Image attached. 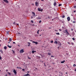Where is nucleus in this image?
<instances>
[{
    "label": "nucleus",
    "mask_w": 76,
    "mask_h": 76,
    "mask_svg": "<svg viewBox=\"0 0 76 76\" xmlns=\"http://www.w3.org/2000/svg\"><path fill=\"white\" fill-rule=\"evenodd\" d=\"M56 34L57 35H60V33H56Z\"/></svg>",
    "instance_id": "23"
},
{
    "label": "nucleus",
    "mask_w": 76,
    "mask_h": 76,
    "mask_svg": "<svg viewBox=\"0 0 76 76\" xmlns=\"http://www.w3.org/2000/svg\"><path fill=\"white\" fill-rule=\"evenodd\" d=\"M76 12V11H74V12Z\"/></svg>",
    "instance_id": "64"
},
{
    "label": "nucleus",
    "mask_w": 76,
    "mask_h": 76,
    "mask_svg": "<svg viewBox=\"0 0 76 76\" xmlns=\"http://www.w3.org/2000/svg\"><path fill=\"white\" fill-rule=\"evenodd\" d=\"M30 45H28V47H29V46H30Z\"/></svg>",
    "instance_id": "60"
},
{
    "label": "nucleus",
    "mask_w": 76,
    "mask_h": 76,
    "mask_svg": "<svg viewBox=\"0 0 76 76\" xmlns=\"http://www.w3.org/2000/svg\"><path fill=\"white\" fill-rule=\"evenodd\" d=\"M25 76H28V75H27V74H26L25 75Z\"/></svg>",
    "instance_id": "51"
},
{
    "label": "nucleus",
    "mask_w": 76,
    "mask_h": 76,
    "mask_svg": "<svg viewBox=\"0 0 76 76\" xmlns=\"http://www.w3.org/2000/svg\"><path fill=\"white\" fill-rule=\"evenodd\" d=\"M73 67H76V65L75 64H74L73 65Z\"/></svg>",
    "instance_id": "22"
},
{
    "label": "nucleus",
    "mask_w": 76,
    "mask_h": 76,
    "mask_svg": "<svg viewBox=\"0 0 76 76\" xmlns=\"http://www.w3.org/2000/svg\"><path fill=\"white\" fill-rule=\"evenodd\" d=\"M59 45H61V43H60L59 44Z\"/></svg>",
    "instance_id": "55"
},
{
    "label": "nucleus",
    "mask_w": 76,
    "mask_h": 76,
    "mask_svg": "<svg viewBox=\"0 0 76 76\" xmlns=\"http://www.w3.org/2000/svg\"><path fill=\"white\" fill-rule=\"evenodd\" d=\"M59 31H61L62 30H61V29H59Z\"/></svg>",
    "instance_id": "45"
},
{
    "label": "nucleus",
    "mask_w": 76,
    "mask_h": 76,
    "mask_svg": "<svg viewBox=\"0 0 76 76\" xmlns=\"http://www.w3.org/2000/svg\"><path fill=\"white\" fill-rule=\"evenodd\" d=\"M32 18H33V17H31V19H32Z\"/></svg>",
    "instance_id": "56"
},
{
    "label": "nucleus",
    "mask_w": 76,
    "mask_h": 76,
    "mask_svg": "<svg viewBox=\"0 0 76 76\" xmlns=\"http://www.w3.org/2000/svg\"><path fill=\"white\" fill-rule=\"evenodd\" d=\"M51 57H54L53 56H51Z\"/></svg>",
    "instance_id": "53"
},
{
    "label": "nucleus",
    "mask_w": 76,
    "mask_h": 76,
    "mask_svg": "<svg viewBox=\"0 0 76 76\" xmlns=\"http://www.w3.org/2000/svg\"><path fill=\"white\" fill-rule=\"evenodd\" d=\"M5 76H7V74Z\"/></svg>",
    "instance_id": "59"
},
{
    "label": "nucleus",
    "mask_w": 76,
    "mask_h": 76,
    "mask_svg": "<svg viewBox=\"0 0 76 76\" xmlns=\"http://www.w3.org/2000/svg\"><path fill=\"white\" fill-rule=\"evenodd\" d=\"M37 19H41V17H39L37 18Z\"/></svg>",
    "instance_id": "14"
},
{
    "label": "nucleus",
    "mask_w": 76,
    "mask_h": 76,
    "mask_svg": "<svg viewBox=\"0 0 76 76\" xmlns=\"http://www.w3.org/2000/svg\"><path fill=\"white\" fill-rule=\"evenodd\" d=\"M66 35H69V32H67L66 33Z\"/></svg>",
    "instance_id": "12"
},
{
    "label": "nucleus",
    "mask_w": 76,
    "mask_h": 76,
    "mask_svg": "<svg viewBox=\"0 0 76 76\" xmlns=\"http://www.w3.org/2000/svg\"><path fill=\"white\" fill-rule=\"evenodd\" d=\"M55 31H56V32H58V31H57V30H55Z\"/></svg>",
    "instance_id": "41"
},
{
    "label": "nucleus",
    "mask_w": 76,
    "mask_h": 76,
    "mask_svg": "<svg viewBox=\"0 0 76 76\" xmlns=\"http://www.w3.org/2000/svg\"><path fill=\"white\" fill-rule=\"evenodd\" d=\"M71 44H72V45H74V43H73V42H71Z\"/></svg>",
    "instance_id": "36"
},
{
    "label": "nucleus",
    "mask_w": 76,
    "mask_h": 76,
    "mask_svg": "<svg viewBox=\"0 0 76 76\" xmlns=\"http://www.w3.org/2000/svg\"><path fill=\"white\" fill-rule=\"evenodd\" d=\"M13 44H15V42H13Z\"/></svg>",
    "instance_id": "54"
},
{
    "label": "nucleus",
    "mask_w": 76,
    "mask_h": 76,
    "mask_svg": "<svg viewBox=\"0 0 76 76\" xmlns=\"http://www.w3.org/2000/svg\"><path fill=\"white\" fill-rule=\"evenodd\" d=\"M34 50H33L32 51V53H34Z\"/></svg>",
    "instance_id": "35"
},
{
    "label": "nucleus",
    "mask_w": 76,
    "mask_h": 76,
    "mask_svg": "<svg viewBox=\"0 0 76 76\" xmlns=\"http://www.w3.org/2000/svg\"><path fill=\"white\" fill-rule=\"evenodd\" d=\"M4 49L5 50H7V47L6 46H5L4 48Z\"/></svg>",
    "instance_id": "10"
},
{
    "label": "nucleus",
    "mask_w": 76,
    "mask_h": 76,
    "mask_svg": "<svg viewBox=\"0 0 76 76\" xmlns=\"http://www.w3.org/2000/svg\"><path fill=\"white\" fill-rule=\"evenodd\" d=\"M37 34H39V31H37Z\"/></svg>",
    "instance_id": "40"
},
{
    "label": "nucleus",
    "mask_w": 76,
    "mask_h": 76,
    "mask_svg": "<svg viewBox=\"0 0 76 76\" xmlns=\"http://www.w3.org/2000/svg\"><path fill=\"white\" fill-rule=\"evenodd\" d=\"M36 58L37 59H39V58H40V57L39 56H37V57Z\"/></svg>",
    "instance_id": "9"
},
{
    "label": "nucleus",
    "mask_w": 76,
    "mask_h": 76,
    "mask_svg": "<svg viewBox=\"0 0 76 76\" xmlns=\"http://www.w3.org/2000/svg\"><path fill=\"white\" fill-rule=\"evenodd\" d=\"M34 53H36V51H34Z\"/></svg>",
    "instance_id": "61"
},
{
    "label": "nucleus",
    "mask_w": 76,
    "mask_h": 76,
    "mask_svg": "<svg viewBox=\"0 0 76 76\" xmlns=\"http://www.w3.org/2000/svg\"><path fill=\"white\" fill-rule=\"evenodd\" d=\"M48 54L49 56H51V53H48Z\"/></svg>",
    "instance_id": "16"
},
{
    "label": "nucleus",
    "mask_w": 76,
    "mask_h": 76,
    "mask_svg": "<svg viewBox=\"0 0 76 76\" xmlns=\"http://www.w3.org/2000/svg\"><path fill=\"white\" fill-rule=\"evenodd\" d=\"M52 21H53V20H54V19H52Z\"/></svg>",
    "instance_id": "57"
},
{
    "label": "nucleus",
    "mask_w": 76,
    "mask_h": 76,
    "mask_svg": "<svg viewBox=\"0 0 76 76\" xmlns=\"http://www.w3.org/2000/svg\"><path fill=\"white\" fill-rule=\"evenodd\" d=\"M28 59H31V58L28 57Z\"/></svg>",
    "instance_id": "47"
},
{
    "label": "nucleus",
    "mask_w": 76,
    "mask_h": 76,
    "mask_svg": "<svg viewBox=\"0 0 76 76\" xmlns=\"http://www.w3.org/2000/svg\"><path fill=\"white\" fill-rule=\"evenodd\" d=\"M35 5L36 6H39V3L38 2H35Z\"/></svg>",
    "instance_id": "3"
},
{
    "label": "nucleus",
    "mask_w": 76,
    "mask_h": 76,
    "mask_svg": "<svg viewBox=\"0 0 76 76\" xmlns=\"http://www.w3.org/2000/svg\"><path fill=\"white\" fill-rule=\"evenodd\" d=\"M32 13L33 15H33V16L34 17V16H35V12H32Z\"/></svg>",
    "instance_id": "8"
},
{
    "label": "nucleus",
    "mask_w": 76,
    "mask_h": 76,
    "mask_svg": "<svg viewBox=\"0 0 76 76\" xmlns=\"http://www.w3.org/2000/svg\"><path fill=\"white\" fill-rule=\"evenodd\" d=\"M56 2H55L54 3V6H56Z\"/></svg>",
    "instance_id": "20"
},
{
    "label": "nucleus",
    "mask_w": 76,
    "mask_h": 76,
    "mask_svg": "<svg viewBox=\"0 0 76 76\" xmlns=\"http://www.w3.org/2000/svg\"><path fill=\"white\" fill-rule=\"evenodd\" d=\"M62 18H65V15H63L62 17Z\"/></svg>",
    "instance_id": "17"
},
{
    "label": "nucleus",
    "mask_w": 76,
    "mask_h": 76,
    "mask_svg": "<svg viewBox=\"0 0 76 76\" xmlns=\"http://www.w3.org/2000/svg\"><path fill=\"white\" fill-rule=\"evenodd\" d=\"M12 52L13 53H15V51H13V50H12Z\"/></svg>",
    "instance_id": "43"
},
{
    "label": "nucleus",
    "mask_w": 76,
    "mask_h": 76,
    "mask_svg": "<svg viewBox=\"0 0 76 76\" xmlns=\"http://www.w3.org/2000/svg\"><path fill=\"white\" fill-rule=\"evenodd\" d=\"M13 72H14V73L15 74V75H16V73H17V72L16 71V70L15 69H13Z\"/></svg>",
    "instance_id": "4"
},
{
    "label": "nucleus",
    "mask_w": 76,
    "mask_h": 76,
    "mask_svg": "<svg viewBox=\"0 0 76 76\" xmlns=\"http://www.w3.org/2000/svg\"><path fill=\"white\" fill-rule=\"evenodd\" d=\"M4 2H5L7 3H9V1L7 0H3Z\"/></svg>",
    "instance_id": "6"
},
{
    "label": "nucleus",
    "mask_w": 76,
    "mask_h": 76,
    "mask_svg": "<svg viewBox=\"0 0 76 76\" xmlns=\"http://www.w3.org/2000/svg\"><path fill=\"white\" fill-rule=\"evenodd\" d=\"M19 69H22V68H21L20 67H19Z\"/></svg>",
    "instance_id": "52"
},
{
    "label": "nucleus",
    "mask_w": 76,
    "mask_h": 76,
    "mask_svg": "<svg viewBox=\"0 0 76 76\" xmlns=\"http://www.w3.org/2000/svg\"><path fill=\"white\" fill-rule=\"evenodd\" d=\"M71 30L72 31H73V28H71Z\"/></svg>",
    "instance_id": "42"
},
{
    "label": "nucleus",
    "mask_w": 76,
    "mask_h": 76,
    "mask_svg": "<svg viewBox=\"0 0 76 76\" xmlns=\"http://www.w3.org/2000/svg\"><path fill=\"white\" fill-rule=\"evenodd\" d=\"M65 32H68V31H67V29L65 30Z\"/></svg>",
    "instance_id": "27"
},
{
    "label": "nucleus",
    "mask_w": 76,
    "mask_h": 76,
    "mask_svg": "<svg viewBox=\"0 0 76 76\" xmlns=\"http://www.w3.org/2000/svg\"><path fill=\"white\" fill-rule=\"evenodd\" d=\"M0 52L1 53V54H3V52L2 50H0Z\"/></svg>",
    "instance_id": "11"
},
{
    "label": "nucleus",
    "mask_w": 76,
    "mask_h": 76,
    "mask_svg": "<svg viewBox=\"0 0 76 76\" xmlns=\"http://www.w3.org/2000/svg\"><path fill=\"white\" fill-rule=\"evenodd\" d=\"M54 43H55V44H57V41H55L54 42Z\"/></svg>",
    "instance_id": "15"
},
{
    "label": "nucleus",
    "mask_w": 76,
    "mask_h": 76,
    "mask_svg": "<svg viewBox=\"0 0 76 76\" xmlns=\"http://www.w3.org/2000/svg\"><path fill=\"white\" fill-rule=\"evenodd\" d=\"M50 18H51V17H50V16L48 17V19H50Z\"/></svg>",
    "instance_id": "24"
},
{
    "label": "nucleus",
    "mask_w": 76,
    "mask_h": 76,
    "mask_svg": "<svg viewBox=\"0 0 76 76\" xmlns=\"http://www.w3.org/2000/svg\"><path fill=\"white\" fill-rule=\"evenodd\" d=\"M67 20H68V22H69V21H70V18L69 17H68L67 18Z\"/></svg>",
    "instance_id": "5"
},
{
    "label": "nucleus",
    "mask_w": 76,
    "mask_h": 76,
    "mask_svg": "<svg viewBox=\"0 0 76 76\" xmlns=\"http://www.w3.org/2000/svg\"><path fill=\"white\" fill-rule=\"evenodd\" d=\"M72 39H73V40L74 41H75V38H72Z\"/></svg>",
    "instance_id": "29"
},
{
    "label": "nucleus",
    "mask_w": 76,
    "mask_h": 76,
    "mask_svg": "<svg viewBox=\"0 0 76 76\" xmlns=\"http://www.w3.org/2000/svg\"><path fill=\"white\" fill-rule=\"evenodd\" d=\"M38 10L39 12H42V11L43 10L42 9H41L39 8H38Z\"/></svg>",
    "instance_id": "2"
},
{
    "label": "nucleus",
    "mask_w": 76,
    "mask_h": 76,
    "mask_svg": "<svg viewBox=\"0 0 76 76\" xmlns=\"http://www.w3.org/2000/svg\"><path fill=\"white\" fill-rule=\"evenodd\" d=\"M2 58L1 57V56H0V60H1Z\"/></svg>",
    "instance_id": "30"
},
{
    "label": "nucleus",
    "mask_w": 76,
    "mask_h": 76,
    "mask_svg": "<svg viewBox=\"0 0 76 76\" xmlns=\"http://www.w3.org/2000/svg\"><path fill=\"white\" fill-rule=\"evenodd\" d=\"M8 47H9V48H12V46H10L9 45H8Z\"/></svg>",
    "instance_id": "18"
},
{
    "label": "nucleus",
    "mask_w": 76,
    "mask_h": 76,
    "mask_svg": "<svg viewBox=\"0 0 76 76\" xmlns=\"http://www.w3.org/2000/svg\"><path fill=\"white\" fill-rule=\"evenodd\" d=\"M64 62H65V61L64 60L62 61H61V63H64Z\"/></svg>",
    "instance_id": "13"
},
{
    "label": "nucleus",
    "mask_w": 76,
    "mask_h": 76,
    "mask_svg": "<svg viewBox=\"0 0 76 76\" xmlns=\"http://www.w3.org/2000/svg\"><path fill=\"white\" fill-rule=\"evenodd\" d=\"M6 72H8V70L6 69Z\"/></svg>",
    "instance_id": "49"
},
{
    "label": "nucleus",
    "mask_w": 76,
    "mask_h": 76,
    "mask_svg": "<svg viewBox=\"0 0 76 76\" xmlns=\"http://www.w3.org/2000/svg\"><path fill=\"white\" fill-rule=\"evenodd\" d=\"M73 23H76V22L75 21H73Z\"/></svg>",
    "instance_id": "32"
},
{
    "label": "nucleus",
    "mask_w": 76,
    "mask_h": 76,
    "mask_svg": "<svg viewBox=\"0 0 76 76\" xmlns=\"http://www.w3.org/2000/svg\"><path fill=\"white\" fill-rule=\"evenodd\" d=\"M17 26H19V24H17Z\"/></svg>",
    "instance_id": "46"
},
{
    "label": "nucleus",
    "mask_w": 76,
    "mask_h": 76,
    "mask_svg": "<svg viewBox=\"0 0 76 76\" xmlns=\"http://www.w3.org/2000/svg\"><path fill=\"white\" fill-rule=\"evenodd\" d=\"M17 69H19V67L17 66Z\"/></svg>",
    "instance_id": "48"
},
{
    "label": "nucleus",
    "mask_w": 76,
    "mask_h": 76,
    "mask_svg": "<svg viewBox=\"0 0 76 76\" xmlns=\"http://www.w3.org/2000/svg\"><path fill=\"white\" fill-rule=\"evenodd\" d=\"M27 76H30V75L28 73H27Z\"/></svg>",
    "instance_id": "33"
},
{
    "label": "nucleus",
    "mask_w": 76,
    "mask_h": 76,
    "mask_svg": "<svg viewBox=\"0 0 76 76\" xmlns=\"http://www.w3.org/2000/svg\"><path fill=\"white\" fill-rule=\"evenodd\" d=\"M51 43H53V40L51 41Z\"/></svg>",
    "instance_id": "38"
},
{
    "label": "nucleus",
    "mask_w": 76,
    "mask_h": 76,
    "mask_svg": "<svg viewBox=\"0 0 76 76\" xmlns=\"http://www.w3.org/2000/svg\"><path fill=\"white\" fill-rule=\"evenodd\" d=\"M32 5L33 6H34V4H32Z\"/></svg>",
    "instance_id": "63"
},
{
    "label": "nucleus",
    "mask_w": 76,
    "mask_h": 76,
    "mask_svg": "<svg viewBox=\"0 0 76 76\" xmlns=\"http://www.w3.org/2000/svg\"><path fill=\"white\" fill-rule=\"evenodd\" d=\"M13 24H14V25H16V23L15 22H14Z\"/></svg>",
    "instance_id": "26"
},
{
    "label": "nucleus",
    "mask_w": 76,
    "mask_h": 76,
    "mask_svg": "<svg viewBox=\"0 0 76 76\" xmlns=\"http://www.w3.org/2000/svg\"><path fill=\"white\" fill-rule=\"evenodd\" d=\"M20 53H24V50H23V49L21 50L20 51Z\"/></svg>",
    "instance_id": "1"
},
{
    "label": "nucleus",
    "mask_w": 76,
    "mask_h": 76,
    "mask_svg": "<svg viewBox=\"0 0 76 76\" xmlns=\"http://www.w3.org/2000/svg\"><path fill=\"white\" fill-rule=\"evenodd\" d=\"M39 23H41V20H40L39 21Z\"/></svg>",
    "instance_id": "39"
},
{
    "label": "nucleus",
    "mask_w": 76,
    "mask_h": 76,
    "mask_svg": "<svg viewBox=\"0 0 76 76\" xmlns=\"http://www.w3.org/2000/svg\"><path fill=\"white\" fill-rule=\"evenodd\" d=\"M18 46H19V47H20V45H18Z\"/></svg>",
    "instance_id": "62"
},
{
    "label": "nucleus",
    "mask_w": 76,
    "mask_h": 76,
    "mask_svg": "<svg viewBox=\"0 0 76 76\" xmlns=\"http://www.w3.org/2000/svg\"><path fill=\"white\" fill-rule=\"evenodd\" d=\"M9 41H10V42H11V41H12V39L10 38Z\"/></svg>",
    "instance_id": "21"
},
{
    "label": "nucleus",
    "mask_w": 76,
    "mask_h": 76,
    "mask_svg": "<svg viewBox=\"0 0 76 76\" xmlns=\"http://www.w3.org/2000/svg\"><path fill=\"white\" fill-rule=\"evenodd\" d=\"M7 73L9 75H11V74H10V73H9V72H8Z\"/></svg>",
    "instance_id": "19"
},
{
    "label": "nucleus",
    "mask_w": 76,
    "mask_h": 76,
    "mask_svg": "<svg viewBox=\"0 0 76 76\" xmlns=\"http://www.w3.org/2000/svg\"><path fill=\"white\" fill-rule=\"evenodd\" d=\"M75 72H76V69H75Z\"/></svg>",
    "instance_id": "58"
},
{
    "label": "nucleus",
    "mask_w": 76,
    "mask_h": 76,
    "mask_svg": "<svg viewBox=\"0 0 76 76\" xmlns=\"http://www.w3.org/2000/svg\"><path fill=\"white\" fill-rule=\"evenodd\" d=\"M68 44H69V45H70L71 44V43H70V42H68Z\"/></svg>",
    "instance_id": "28"
},
{
    "label": "nucleus",
    "mask_w": 76,
    "mask_h": 76,
    "mask_svg": "<svg viewBox=\"0 0 76 76\" xmlns=\"http://www.w3.org/2000/svg\"><path fill=\"white\" fill-rule=\"evenodd\" d=\"M28 45H30V44H31V43L29 42H28Z\"/></svg>",
    "instance_id": "25"
},
{
    "label": "nucleus",
    "mask_w": 76,
    "mask_h": 76,
    "mask_svg": "<svg viewBox=\"0 0 76 76\" xmlns=\"http://www.w3.org/2000/svg\"><path fill=\"white\" fill-rule=\"evenodd\" d=\"M33 43H34L36 45H37V44H38V42H37L33 41Z\"/></svg>",
    "instance_id": "7"
},
{
    "label": "nucleus",
    "mask_w": 76,
    "mask_h": 76,
    "mask_svg": "<svg viewBox=\"0 0 76 76\" xmlns=\"http://www.w3.org/2000/svg\"><path fill=\"white\" fill-rule=\"evenodd\" d=\"M60 73L62 75H63V73L62 72H60Z\"/></svg>",
    "instance_id": "50"
},
{
    "label": "nucleus",
    "mask_w": 76,
    "mask_h": 76,
    "mask_svg": "<svg viewBox=\"0 0 76 76\" xmlns=\"http://www.w3.org/2000/svg\"><path fill=\"white\" fill-rule=\"evenodd\" d=\"M31 22L32 23H34V21H33V20H31Z\"/></svg>",
    "instance_id": "37"
},
{
    "label": "nucleus",
    "mask_w": 76,
    "mask_h": 76,
    "mask_svg": "<svg viewBox=\"0 0 76 76\" xmlns=\"http://www.w3.org/2000/svg\"><path fill=\"white\" fill-rule=\"evenodd\" d=\"M23 71H25V69H22Z\"/></svg>",
    "instance_id": "44"
},
{
    "label": "nucleus",
    "mask_w": 76,
    "mask_h": 76,
    "mask_svg": "<svg viewBox=\"0 0 76 76\" xmlns=\"http://www.w3.org/2000/svg\"><path fill=\"white\" fill-rule=\"evenodd\" d=\"M74 8H75V9H76V6H74Z\"/></svg>",
    "instance_id": "31"
},
{
    "label": "nucleus",
    "mask_w": 76,
    "mask_h": 76,
    "mask_svg": "<svg viewBox=\"0 0 76 76\" xmlns=\"http://www.w3.org/2000/svg\"><path fill=\"white\" fill-rule=\"evenodd\" d=\"M61 6V4H59V6Z\"/></svg>",
    "instance_id": "34"
}]
</instances>
